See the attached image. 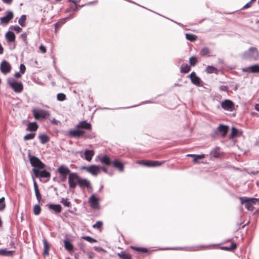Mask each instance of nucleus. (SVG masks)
I'll use <instances>...</instances> for the list:
<instances>
[{"mask_svg": "<svg viewBox=\"0 0 259 259\" xmlns=\"http://www.w3.org/2000/svg\"><path fill=\"white\" fill-rule=\"evenodd\" d=\"M38 138H39V140H40V142L43 144L47 143L49 141V138L46 135H44V134L40 135L38 136Z\"/></svg>", "mask_w": 259, "mask_h": 259, "instance_id": "nucleus-28", "label": "nucleus"}, {"mask_svg": "<svg viewBox=\"0 0 259 259\" xmlns=\"http://www.w3.org/2000/svg\"><path fill=\"white\" fill-rule=\"evenodd\" d=\"M13 18V13L9 11L5 16L0 18L1 23L2 24H7Z\"/></svg>", "mask_w": 259, "mask_h": 259, "instance_id": "nucleus-14", "label": "nucleus"}, {"mask_svg": "<svg viewBox=\"0 0 259 259\" xmlns=\"http://www.w3.org/2000/svg\"><path fill=\"white\" fill-rule=\"evenodd\" d=\"M252 4V3L250 1L248 3H247L245 5H244L242 9H246L248 8H250Z\"/></svg>", "mask_w": 259, "mask_h": 259, "instance_id": "nucleus-53", "label": "nucleus"}, {"mask_svg": "<svg viewBox=\"0 0 259 259\" xmlns=\"http://www.w3.org/2000/svg\"><path fill=\"white\" fill-rule=\"evenodd\" d=\"M80 177L76 172H71L68 176V184L70 189H75L78 184Z\"/></svg>", "mask_w": 259, "mask_h": 259, "instance_id": "nucleus-3", "label": "nucleus"}, {"mask_svg": "<svg viewBox=\"0 0 259 259\" xmlns=\"http://www.w3.org/2000/svg\"><path fill=\"white\" fill-rule=\"evenodd\" d=\"M103 225V223L101 221H98L93 226L94 228L100 229Z\"/></svg>", "mask_w": 259, "mask_h": 259, "instance_id": "nucleus-47", "label": "nucleus"}, {"mask_svg": "<svg viewBox=\"0 0 259 259\" xmlns=\"http://www.w3.org/2000/svg\"><path fill=\"white\" fill-rule=\"evenodd\" d=\"M236 244L235 243H233L231 244V245L229 246V249L230 250H232V249H234L236 248Z\"/></svg>", "mask_w": 259, "mask_h": 259, "instance_id": "nucleus-57", "label": "nucleus"}, {"mask_svg": "<svg viewBox=\"0 0 259 259\" xmlns=\"http://www.w3.org/2000/svg\"><path fill=\"white\" fill-rule=\"evenodd\" d=\"M8 84L16 93H21L23 89L22 82H17L11 78L7 79Z\"/></svg>", "mask_w": 259, "mask_h": 259, "instance_id": "nucleus-2", "label": "nucleus"}, {"mask_svg": "<svg viewBox=\"0 0 259 259\" xmlns=\"http://www.w3.org/2000/svg\"><path fill=\"white\" fill-rule=\"evenodd\" d=\"M100 160L102 163L106 165H109L111 163L110 158L106 155H104L100 158Z\"/></svg>", "mask_w": 259, "mask_h": 259, "instance_id": "nucleus-24", "label": "nucleus"}, {"mask_svg": "<svg viewBox=\"0 0 259 259\" xmlns=\"http://www.w3.org/2000/svg\"><path fill=\"white\" fill-rule=\"evenodd\" d=\"M151 160L145 161V166L151 167Z\"/></svg>", "mask_w": 259, "mask_h": 259, "instance_id": "nucleus-59", "label": "nucleus"}, {"mask_svg": "<svg viewBox=\"0 0 259 259\" xmlns=\"http://www.w3.org/2000/svg\"><path fill=\"white\" fill-rule=\"evenodd\" d=\"M254 108L256 111H259V104H255L254 106Z\"/></svg>", "mask_w": 259, "mask_h": 259, "instance_id": "nucleus-64", "label": "nucleus"}, {"mask_svg": "<svg viewBox=\"0 0 259 259\" xmlns=\"http://www.w3.org/2000/svg\"><path fill=\"white\" fill-rule=\"evenodd\" d=\"M241 135L240 132L237 128L235 127H232L231 133L230 135V138L233 139L235 137H239Z\"/></svg>", "mask_w": 259, "mask_h": 259, "instance_id": "nucleus-23", "label": "nucleus"}, {"mask_svg": "<svg viewBox=\"0 0 259 259\" xmlns=\"http://www.w3.org/2000/svg\"><path fill=\"white\" fill-rule=\"evenodd\" d=\"M190 77L193 84L197 85H200L201 82L200 79L196 75L195 72H192L190 75Z\"/></svg>", "mask_w": 259, "mask_h": 259, "instance_id": "nucleus-19", "label": "nucleus"}, {"mask_svg": "<svg viewBox=\"0 0 259 259\" xmlns=\"http://www.w3.org/2000/svg\"><path fill=\"white\" fill-rule=\"evenodd\" d=\"M239 199L241 200V203H244L245 207L248 210H252L253 206L252 205V203L249 201L248 198L246 197H240Z\"/></svg>", "mask_w": 259, "mask_h": 259, "instance_id": "nucleus-15", "label": "nucleus"}, {"mask_svg": "<svg viewBox=\"0 0 259 259\" xmlns=\"http://www.w3.org/2000/svg\"><path fill=\"white\" fill-rule=\"evenodd\" d=\"M205 71L207 73L210 74L214 72H217V69L213 66H208L206 69Z\"/></svg>", "mask_w": 259, "mask_h": 259, "instance_id": "nucleus-32", "label": "nucleus"}, {"mask_svg": "<svg viewBox=\"0 0 259 259\" xmlns=\"http://www.w3.org/2000/svg\"><path fill=\"white\" fill-rule=\"evenodd\" d=\"M132 248L136 251L142 252H146L147 251V249L145 248L136 247H132Z\"/></svg>", "mask_w": 259, "mask_h": 259, "instance_id": "nucleus-45", "label": "nucleus"}, {"mask_svg": "<svg viewBox=\"0 0 259 259\" xmlns=\"http://www.w3.org/2000/svg\"><path fill=\"white\" fill-rule=\"evenodd\" d=\"M84 133L83 130L80 128H76L71 130L68 132V135L71 137L79 138L81 137Z\"/></svg>", "mask_w": 259, "mask_h": 259, "instance_id": "nucleus-11", "label": "nucleus"}, {"mask_svg": "<svg viewBox=\"0 0 259 259\" xmlns=\"http://www.w3.org/2000/svg\"><path fill=\"white\" fill-rule=\"evenodd\" d=\"M187 156L193 157V161L195 163L197 162L198 159L195 154H188Z\"/></svg>", "mask_w": 259, "mask_h": 259, "instance_id": "nucleus-51", "label": "nucleus"}, {"mask_svg": "<svg viewBox=\"0 0 259 259\" xmlns=\"http://www.w3.org/2000/svg\"><path fill=\"white\" fill-rule=\"evenodd\" d=\"M57 98L60 101H63L66 99V95L63 93H59L57 95Z\"/></svg>", "mask_w": 259, "mask_h": 259, "instance_id": "nucleus-41", "label": "nucleus"}, {"mask_svg": "<svg viewBox=\"0 0 259 259\" xmlns=\"http://www.w3.org/2000/svg\"><path fill=\"white\" fill-rule=\"evenodd\" d=\"M2 1L5 4L10 5L12 3L13 0H2Z\"/></svg>", "mask_w": 259, "mask_h": 259, "instance_id": "nucleus-62", "label": "nucleus"}, {"mask_svg": "<svg viewBox=\"0 0 259 259\" xmlns=\"http://www.w3.org/2000/svg\"><path fill=\"white\" fill-rule=\"evenodd\" d=\"M67 175L65 176H60V178L61 179L62 181H65L66 180Z\"/></svg>", "mask_w": 259, "mask_h": 259, "instance_id": "nucleus-63", "label": "nucleus"}, {"mask_svg": "<svg viewBox=\"0 0 259 259\" xmlns=\"http://www.w3.org/2000/svg\"><path fill=\"white\" fill-rule=\"evenodd\" d=\"M26 20V16L25 15H23L18 20L19 24L22 26L23 27L25 25V21Z\"/></svg>", "mask_w": 259, "mask_h": 259, "instance_id": "nucleus-33", "label": "nucleus"}, {"mask_svg": "<svg viewBox=\"0 0 259 259\" xmlns=\"http://www.w3.org/2000/svg\"><path fill=\"white\" fill-rule=\"evenodd\" d=\"M21 74L22 73L20 72H16L14 74V76L17 78H20L21 77Z\"/></svg>", "mask_w": 259, "mask_h": 259, "instance_id": "nucleus-60", "label": "nucleus"}, {"mask_svg": "<svg viewBox=\"0 0 259 259\" xmlns=\"http://www.w3.org/2000/svg\"><path fill=\"white\" fill-rule=\"evenodd\" d=\"M95 152L93 150H85L84 151L85 159L88 161H90L93 156L94 155Z\"/></svg>", "mask_w": 259, "mask_h": 259, "instance_id": "nucleus-20", "label": "nucleus"}, {"mask_svg": "<svg viewBox=\"0 0 259 259\" xmlns=\"http://www.w3.org/2000/svg\"><path fill=\"white\" fill-rule=\"evenodd\" d=\"M78 185L81 188L86 187L89 189H92L90 182L86 179L80 178Z\"/></svg>", "mask_w": 259, "mask_h": 259, "instance_id": "nucleus-13", "label": "nucleus"}, {"mask_svg": "<svg viewBox=\"0 0 259 259\" xmlns=\"http://www.w3.org/2000/svg\"><path fill=\"white\" fill-rule=\"evenodd\" d=\"M48 206L50 210L53 211L56 213H60L62 210V207L60 204H50Z\"/></svg>", "mask_w": 259, "mask_h": 259, "instance_id": "nucleus-17", "label": "nucleus"}, {"mask_svg": "<svg viewBox=\"0 0 259 259\" xmlns=\"http://www.w3.org/2000/svg\"><path fill=\"white\" fill-rule=\"evenodd\" d=\"M33 182L34 191L36 190H38L37 184L33 177Z\"/></svg>", "mask_w": 259, "mask_h": 259, "instance_id": "nucleus-55", "label": "nucleus"}, {"mask_svg": "<svg viewBox=\"0 0 259 259\" xmlns=\"http://www.w3.org/2000/svg\"><path fill=\"white\" fill-rule=\"evenodd\" d=\"M219 89L222 91L228 92V88L226 85H221L219 87Z\"/></svg>", "mask_w": 259, "mask_h": 259, "instance_id": "nucleus-52", "label": "nucleus"}, {"mask_svg": "<svg viewBox=\"0 0 259 259\" xmlns=\"http://www.w3.org/2000/svg\"><path fill=\"white\" fill-rule=\"evenodd\" d=\"M5 37L8 42H13L15 40V35L12 31H9L5 35Z\"/></svg>", "mask_w": 259, "mask_h": 259, "instance_id": "nucleus-21", "label": "nucleus"}, {"mask_svg": "<svg viewBox=\"0 0 259 259\" xmlns=\"http://www.w3.org/2000/svg\"><path fill=\"white\" fill-rule=\"evenodd\" d=\"M223 109L229 111H233L236 109L234 103L230 100H225L221 103Z\"/></svg>", "mask_w": 259, "mask_h": 259, "instance_id": "nucleus-6", "label": "nucleus"}, {"mask_svg": "<svg viewBox=\"0 0 259 259\" xmlns=\"http://www.w3.org/2000/svg\"><path fill=\"white\" fill-rule=\"evenodd\" d=\"M34 191H35V195H36V198H37L38 201L40 202V201L41 199V196L40 193L39 192V189L35 190Z\"/></svg>", "mask_w": 259, "mask_h": 259, "instance_id": "nucleus-49", "label": "nucleus"}, {"mask_svg": "<svg viewBox=\"0 0 259 259\" xmlns=\"http://www.w3.org/2000/svg\"><path fill=\"white\" fill-rule=\"evenodd\" d=\"M29 160L33 168L44 169L45 167V164L35 156L30 157Z\"/></svg>", "mask_w": 259, "mask_h": 259, "instance_id": "nucleus-5", "label": "nucleus"}, {"mask_svg": "<svg viewBox=\"0 0 259 259\" xmlns=\"http://www.w3.org/2000/svg\"><path fill=\"white\" fill-rule=\"evenodd\" d=\"M243 58L245 59L257 60L259 59V53L257 49L254 47H250L247 51L243 53Z\"/></svg>", "mask_w": 259, "mask_h": 259, "instance_id": "nucleus-1", "label": "nucleus"}, {"mask_svg": "<svg viewBox=\"0 0 259 259\" xmlns=\"http://www.w3.org/2000/svg\"><path fill=\"white\" fill-rule=\"evenodd\" d=\"M249 201L251 202L252 204H256V202L258 201V199L256 198H249Z\"/></svg>", "mask_w": 259, "mask_h": 259, "instance_id": "nucleus-54", "label": "nucleus"}, {"mask_svg": "<svg viewBox=\"0 0 259 259\" xmlns=\"http://www.w3.org/2000/svg\"><path fill=\"white\" fill-rule=\"evenodd\" d=\"M99 199L94 195L92 194L89 199V203L91 207L93 209H99Z\"/></svg>", "mask_w": 259, "mask_h": 259, "instance_id": "nucleus-7", "label": "nucleus"}, {"mask_svg": "<svg viewBox=\"0 0 259 259\" xmlns=\"http://www.w3.org/2000/svg\"><path fill=\"white\" fill-rule=\"evenodd\" d=\"M164 161L159 162L158 161H151V167L158 166L161 165Z\"/></svg>", "mask_w": 259, "mask_h": 259, "instance_id": "nucleus-43", "label": "nucleus"}, {"mask_svg": "<svg viewBox=\"0 0 259 259\" xmlns=\"http://www.w3.org/2000/svg\"><path fill=\"white\" fill-rule=\"evenodd\" d=\"M0 69L3 73L6 74L11 71V66L8 62L3 60L1 64Z\"/></svg>", "mask_w": 259, "mask_h": 259, "instance_id": "nucleus-10", "label": "nucleus"}, {"mask_svg": "<svg viewBox=\"0 0 259 259\" xmlns=\"http://www.w3.org/2000/svg\"><path fill=\"white\" fill-rule=\"evenodd\" d=\"M6 207V203L5 201V198L2 197L0 198V211H3Z\"/></svg>", "mask_w": 259, "mask_h": 259, "instance_id": "nucleus-37", "label": "nucleus"}, {"mask_svg": "<svg viewBox=\"0 0 259 259\" xmlns=\"http://www.w3.org/2000/svg\"><path fill=\"white\" fill-rule=\"evenodd\" d=\"M217 131L220 132L222 137H225L228 131V126L224 125H220L218 128Z\"/></svg>", "mask_w": 259, "mask_h": 259, "instance_id": "nucleus-18", "label": "nucleus"}, {"mask_svg": "<svg viewBox=\"0 0 259 259\" xmlns=\"http://www.w3.org/2000/svg\"><path fill=\"white\" fill-rule=\"evenodd\" d=\"M33 114L34 118L36 119L45 118L50 115L48 111L43 110H34Z\"/></svg>", "mask_w": 259, "mask_h": 259, "instance_id": "nucleus-8", "label": "nucleus"}, {"mask_svg": "<svg viewBox=\"0 0 259 259\" xmlns=\"http://www.w3.org/2000/svg\"><path fill=\"white\" fill-rule=\"evenodd\" d=\"M250 72L253 73H259V65L255 64L249 66Z\"/></svg>", "mask_w": 259, "mask_h": 259, "instance_id": "nucleus-29", "label": "nucleus"}, {"mask_svg": "<svg viewBox=\"0 0 259 259\" xmlns=\"http://www.w3.org/2000/svg\"><path fill=\"white\" fill-rule=\"evenodd\" d=\"M91 124L87 122V121L84 120L80 121L76 126V127L77 128H81V130H91Z\"/></svg>", "mask_w": 259, "mask_h": 259, "instance_id": "nucleus-16", "label": "nucleus"}, {"mask_svg": "<svg viewBox=\"0 0 259 259\" xmlns=\"http://www.w3.org/2000/svg\"><path fill=\"white\" fill-rule=\"evenodd\" d=\"M114 167L118 169L120 171H123L124 169L123 164L118 160H114L112 162Z\"/></svg>", "mask_w": 259, "mask_h": 259, "instance_id": "nucleus-22", "label": "nucleus"}, {"mask_svg": "<svg viewBox=\"0 0 259 259\" xmlns=\"http://www.w3.org/2000/svg\"><path fill=\"white\" fill-rule=\"evenodd\" d=\"M82 238L90 243H94L97 242V240L96 239L90 236H83L82 237Z\"/></svg>", "mask_w": 259, "mask_h": 259, "instance_id": "nucleus-44", "label": "nucleus"}, {"mask_svg": "<svg viewBox=\"0 0 259 259\" xmlns=\"http://www.w3.org/2000/svg\"><path fill=\"white\" fill-rule=\"evenodd\" d=\"M57 172L60 174V176H69L70 174H71L70 170L69 168L63 164L60 165L57 169Z\"/></svg>", "mask_w": 259, "mask_h": 259, "instance_id": "nucleus-12", "label": "nucleus"}, {"mask_svg": "<svg viewBox=\"0 0 259 259\" xmlns=\"http://www.w3.org/2000/svg\"><path fill=\"white\" fill-rule=\"evenodd\" d=\"M189 63L191 66H195L197 63L196 58L194 56L190 57L189 59Z\"/></svg>", "mask_w": 259, "mask_h": 259, "instance_id": "nucleus-40", "label": "nucleus"}, {"mask_svg": "<svg viewBox=\"0 0 259 259\" xmlns=\"http://www.w3.org/2000/svg\"><path fill=\"white\" fill-rule=\"evenodd\" d=\"M44 249L43 254L44 255H48L49 254V251L50 249V246L46 239L43 240Z\"/></svg>", "mask_w": 259, "mask_h": 259, "instance_id": "nucleus-26", "label": "nucleus"}, {"mask_svg": "<svg viewBox=\"0 0 259 259\" xmlns=\"http://www.w3.org/2000/svg\"><path fill=\"white\" fill-rule=\"evenodd\" d=\"M35 133H30V134H28L25 135L24 137V139L25 141L31 140V139H34V138L35 137Z\"/></svg>", "mask_w": 259, "mask_h": 259, "instance_id": "nucleus-39", "label": "nucleus"}, {"mask_svg": "<svg viewBox=\"0 0 259 259\" xmlns=\"http://www.w3.org/2000/svg\"><path fill=\"white\" fill-rule=\"evenodd\" d=\"M61 202L65 206L70 207L71 206L70 202L66 198H62Z\"/></svg>", "mask_w": 259, "mask_h": 259, "instance_id": "nucleus-42", "label": "nucleus"}, {"mask_svg": "<svg viewBox=\"0 0 259 259\" xmlns=\"http://www.w3.org/2000/svg\"><path fill=\"white\" fill-rule=\"evenodd\" d=\"M21 37L24 41L26 42L27 39V34L26 33H24L21 35Z\"/></svg>", "mask_w": 259, "mask_h": 259, "instance_id": "nucleus-56", "label": "nucleus"}, {"mask_svg": "<svg viewBox=\"0 0 259 259\" xmlns=\"http://www.w3.org/2000/svg\"><path fill=\"white\" fill-rule=\"evenodd\" d=\"M190 70V67L187 64L182 65L181 67V72L183 73H188Z\"/></svg>", "mask_w": 259, "mask_h": 259, "instance_id": "nucleus-36", "label": "nucleus"}, {"mask_svg": "<svg viewBox=\"0 0 259 259\" xmlns=\"http://www.w3.org/2000/svg\"><path fill=\"white\" fill-rule=\"evenodd\" d=\"M12 252L13 251L7 250L5 249H0V255H2L9 256L11 255Z\"/></svg>", "mask_w": 259, "mask_h": 259, "instance_id": "nucleus-34", "label": "nucleus"}, {"mask_svg": "<svg viewBox=\"0 0 259 259\" xmlns=\"http://www.w3.org/2000/svg\"><path fill=\"white\" fill-rule=\"evenodd\" d=\"M186 37L188 40L191 41L196 40L197 38V36L195 35L190 33H187L186 34Z\"/></svg>", "mask_w": 259, "mask_h": 259, "instance_id": "nucleus-35", "label": "nucleus"}, {"mask_svg": "<svg viewBox=\"0 0 259 259\" xmlns=\"http://www.w3.org/2000/svg\"><path fill=\"white\" fill-rule=\"evenodd\" d=\"M196 158H197L198 159H202L204 158V154H201V155H196Z\"/></svg>", "mask_w": 259, "mask_h": 259, "instance_id": "nucleus-61", "label": "nucleus"}, {"mask_svg": "<svg viewBox=\"0 0 259 259\" xmlns=\"http://www.w3.org/2000/svg\"><path fill=\"white\" fill-rule=\"evenodd\" d=\"M83 169L93 176H97L100 172V167L98 165H91L83 167Z\"/></svg>", "mask_w": 259, "mask_h": 259, "instance_id": "nucleus-9", "label": "nucleus"}, {"mask_svg": "<svg viewBox=\"0 0 259 259\" xmlns=\"http://www.w3.org/2000/svg\"><path fill=\"white\" fill-rule=\"evenodd\" d=\"M32 171L36 178H47L48 181L51 177L50 172L43 169L33 168Z\"/></svg>", "mask_w": 259, "mask_h": 259, "instance_id": "nucleus-4", "label": "nucleus"}, {"mask_svg": "<svg viewBox=\"0 0 259 259\" xmlns=\"http://www.w3.org/2000/svg\"><path fill=\"white\" fill-rule=\"evenodd\" d=\"M37 128V125L35 122H30L28 125L27 130L30 131H36Z\"/></svg>", "mask_w": 259, "mask_h": 259, "instance_id": "nucleus-27", "label": "nucleus"}, {"mask_svg": "<svg viewBox=\"0 0 259 259\" xmlns=\"http://www.w3.org/2000/svg\"><path fill=\"white\" fill-rule=\"evenodd\" d=\"M65 248L69 251H72L73 249V246L71 242L68 240H64Z\"/></svg>", "mask_w": 259, "mask_h": 259, "instance_id": "nucleus-30", "label": "nucleus"}, {"mask_svg": "<svg viewBox=\"0 0 259 259\" xmlns=\"http://www.w3.org/2000/svg\"><path fill=\"white\" fill-rule=\"evenodd\" d=\"M117 255L120 259H132V256L130 254L123 251L117 253Z\"/></svg>", "mask_w": 259, "mask_h": 259, "instance_id": "nucleus-25", "label": "nucleus"}, {"mask_svg": "<svg viewBox=\"0 0 259 259\" xmlns=\"http://www.w3.org/2000/svg\"><path fill=\"white\" fill-rule=\"evenodd\" d=\"M39 50H40V51L43 53H45L46 52V48L45 46H42V45H41L40 47H39Z\"/></svg>", "mask_w": 259, "mask_h": 259, "instance_id": "nucleus-58", "label": "nucleus"}, {"mask_svg": "<svg viewBox=\"0 0 259 259\" xmlns=\"http://www.w3.org/2000/svg\"><path fill=\"white\" fill-rule=\"evenodd\" d=\"M209 53H210V50H209V48H208L207 47H204L201 50V51L200 52V55L201 56H205L208 55L209 54Z\"/></svg>", "mask_w": 259, "mask_h": 259, "instance_id": "nucleus-31", "label": "nucleus"}, {"mask_svg": "<svg viewBox=\"0 0 259 259\" xmlns=\"http://www.w3.org/2000/svg\"><path fill=\"white\" fill-rule=\"evenodd\" d=\"M25 69H26V68H25V65L23 64H20V72L22 74H24V72L25 71Z\"/></svg>", "mask_w": 259, "mask_h": 259, "instance_id": "nucleus-50", "label": "nucleus"}, {"mask_svg": "<svg viewBox=\"0 0 259 259\" xmlns=\"http://www.w3.org/2000/svg\"><path fill=\"white\" fill-rule=\"evenodd\" d=\"M12 30H14L17 32H20L22 31V28L19 26H12L10 28Z\"/></svg>", "mask_w": 259, "mask_h": 259, "instance_id": "nucleus-48", "label": "nucleus"}, {"mask_svg": "<svg viewBox=\"0 0 259 259\" xmlns=\"http://www.w3.org/2000/svg\"><path fill=\"white\" fill-rule=\"evenodd\" d=\"M65 21L64 20H61L55 24V27L56 30L61 27L64 23Z\"/></svg>", "mask_w": 259, "mask_h": 259, "instance_id": "nucleus-46", "label": "nucleus"}, {"mask_svg": "<svg viewBox=\"0 0 259 259\" xmlns=\"http://www.w3.org/2000/svg\"><path fill=\"white\" fill-rule=\"evenodd\" d=\"M41 211V208L39 205H35L33 207V212L35 215H38Z\"/></svg>", "mask_w": 259, "mask_h": 259, "instance_id": "nucleus-38", "label": "nucleus"}]
</instances>
